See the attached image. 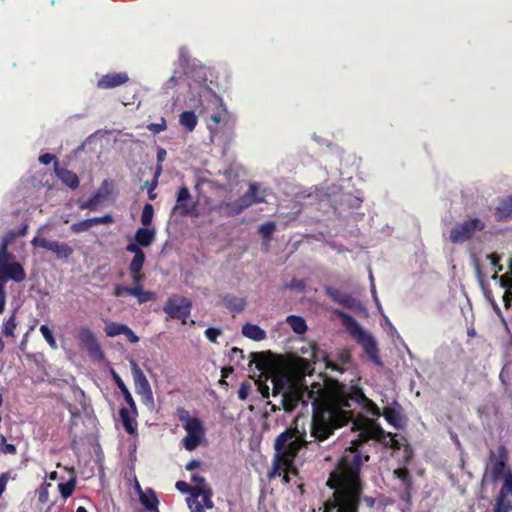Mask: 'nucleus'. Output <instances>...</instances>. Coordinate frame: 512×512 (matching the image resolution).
<instances>
[{
    "instance_id": "1",
    "label": "nucleus",
    "mask_w": 512,
    "mask_h": 512,
    "mask_svg": "<svg viewBox=\"0 0 512 512\" xmlns=\"http://www.w3.org/2000/svg\"><path fill=\"white\" fill-rule=\"evenodd\" d=\"M271 383L272 395L280 396V405L286 412H292L299 404L312 406L311 436L318 441L326 440L335 429L352 423L354 436L327 481L335 491L333 499L325 502L323 512H358L362 492L359 474L362 464L369 460L367 445L371 440H380L384 431L369 419H355L349 409L353 404L358 405L373 417L383 415L390 425L399 429L403 426L400 405L393 402L381 413L356 385L332 396L321 383L313 382L308 386L304 377H295L287 370L274 372Z\"/></svg>"
},
{
    "instance_id": "2",
    "label": "nucleus",
    "mask_w": 512,
    "mask_h": 512,
    "mask_svg": "<svg viewBox=\"0 0 512 512\" xmlns=\"http://www.w3.org/2000/svg\"><path fill=\"white\" fill-rule=\"evenodd\" d=\"M199 114H204L208 121L207 127L210 131L211 141L214 142L220 133H227L233 127L230 116L224 107L222 100L211 89L205 85L200 86Z\"/></svg>"
},
{
    "instance_id": "3",
    "label": "nucleus",
    "mask_w": 512,
    "mask_h": 512,
    "mask_svg": "<svg viewBox=\"0 0 512 512\" xmlns=\"http://www.w3.org/2000/svg\"><path fill=\"white\" fill-rule=\"evenodd\" d=\"M307 444L304 439V435L301 434L297 429H287L281 433L275 441V450L277 455V461L275 462L273 471L270 473V477L281 475V471H284L283 479L286 483L289 482V474L296 473V469L293 466V459L297 455L298 451Z\"/></svg>"
},
{
    "instance_id": "4",
    "label": "nucleus",
    "mask_w": 512,
    "mask_h": 512,
    "mask_svg": "<svg viewBox=\"0 0 512 512\" xmlns=\"http://www.w3.org/2000/svg\"><path fill=\"white\" fill-rule=\"evenodd\" d=\"M177 416L186 435L181 440V445L187 451H194L206 440V428L204 422L185 408L177 409Z\"/></svg>"
},
{
    "instance_id": "5",
    "label": "nucleus",
    "mask_w": 512,
    "mask_h": 512,
    "mask_svg": "<svg viewBox=\"0 0 512 512\" xmlns=\"http://www.w3.org/2000/svg\"><path fill=\"white\" fill-rule=\"evenodd\" d=\"M342 324L350 334V336L362 346L364 352L368 355L373 363L378 366L382 365L379 357V349L374 337L365 331L360 324L349 314L341 313Z\"/></svg>"
},
{
    "instance_id": "6",
    "label": "nucleus",
    "mask_w": 512,
    "mask_h": 512,
    "mask_svg": "<svg viewBox=\"0 0 512 512\" xmlns=\"http://www.w3.org/2000/svg\"><path fill=\"white\" fill-rule=\"evenodd\" d=\"M265 198L266 190H261L258 183H250L243 196L233 202H221L218 210L224 216L238 215L254 204L265 202Z\"/></svg>"
},
{
    "instance_id": "7",
    "label": "nucleus",
    "mask_w": 512,
    "mask_h": 512,
    "mask_svg": "<svg viewBox=\"0 0 512 512\" xmlns=\"http://www.w3.org/2000/svg\"><path fill=\"white\" fill-rule=\"evenodd\" d=\"M484 227V222L479 218H470L455 225L450 231L449 239L452 243H463Z\"/></svg>"
},
{
    "instance_id": "8",
    "label": "nucleus",
    "mask_w": 512,
    "mask_h": 512,
    "mask_svg": "<svg viewBox=\"0 0 512 512\" xmlns=\"http://www.w3.org/2000/svg\"><path fill=\"white\" fill-rule=\"evenodd\" d=\"M212 490L201 486H193V492L186 499L190 512H205L213 508Z\"/></svg>"
},
{
    "instance_id": "9",
    "label": "nucleus",
    "mask_w": 512,
    "mask_h": 512,
    "mask_svg": "<svg viewBox=\"0 0 512 512\" xmlns=\"http://www.w3.org/2000/svg\"><path fill=\"white\" fill-rule=\"evenodd\" d=\"M131 363L136 393L141 396L144 405L153 407L154 400L150 384L140 367L134 361Z\"/></svg>"
},
{
    "instance_id": "10",
    "label": "nucleus",
    "mask_w": 512,
    "mask_h": 512,
    "mask_svg": "<svg viewBox=\"0 0 512 512\" xmlns=\"http://www.w3.org/2000/svg\"><path fill=\"white\" fill-rule=\"evenodd\" d=\"M191 301L185 297L173 296L167 301L164 311L171 317L186 323V319L190 315Z\"/></svg>"
},
{
    "instance_id": "11",
    "label": "nucleus",
    "mask_w": 512,
    "mask_h": 512,
    "mask_svg": "<svg viewBox=\"0 0 512 512\" xmlns=\"http://www.w3.org/2000/svg\"><path fill=\"white\" fill-rule=\"evenodd\" d=\"M31 245L51 251L57 259H68L74 252L73 248L67 243L50 241L38 236L31 240Z\"/></svg>"
},
{
    "instance_id": "12",
    "label": "nucleus",
    "mask_w": 512,
    "mask_h": 512,
    "mask_svg": "<svg viewBox=\"0 0 512 512\" xmlns=\"http://www.w3.org/2000/svg\"><path fill=\"white\" fill-rule=\"evenodd\" d=\"M78 338L91 357L98 361H102L104 359V352L102 351L94 333L89 328H81L78 333Z\"/></svg>"
},
{
    "instance_id": "13",
    "label": "nucleus",
    "mask_w": 512,
    "mask_h": 512,
    "mask_svg": "<svg viewBox=\"0 0 512 512\" xmlns=\"http://www.w3.org/2000/svg\"><path fill=\"white\" fill-rule=\"evenodd\" d=\"M174 212L183 216H197L198 210L196 204L191 200L190 193L186 187H182L177 196V203Z\"/></svg>"
},
{
    "instance_id": "14",
    "label": "nucleus",
    "mask_w": 512,
    "mask_h": 512,
    "mask_svg": "<svg viewBox=\"0 0 512 512\" xmlns=\"http://www.w3.org/2000/svg\"><path fill=\"white\" fill-rule=\"evenodd\" d=\"M113 221H114V219H113L112 215L106 214L103 216H97V217H93V218H89V219H85V220L73 223L70 226V229L73 233H81V232L88 231L95 225L111 224V223H113Z\"/></svg>"
},
{
    "instance_id": "15",
    "label": "nucleus",
    "mask_w": 512,
    "mask_h": 512,
    "mask_svg": "<svg viewBox=\"0 0 512 512\" xmlns=\"http://www.w3.org/2000/svg\"><path fill=\"white\" fill-rule=\"evenodd\" d=\"M107 185V181L105 180L102 186L95 192L88 200L79 201V208L81 210L88 209L90 211H96L98 208L105 202L108 196V191L105 190L104 186Z\"/></svg>"
},
{
    "instance_id": "16",
    "label": "nucleus",
    "mask_w": 512,
    "mask_h": 512,
    "mask_svg": "<svg viewBox=\"0 0 512 512\" xmlns=\"http://www.w3.org/2000/svg\"><path fill=\"white\" fill-rule=\"evenodd\" d=\"M26 278V272L22 266L17 261H13L7 266H5L4 269H2L0 279L3 281L12 280L16 283H20L24 281Z\"/></svg>"
},
{
    "instance_id": "17",
    "label": "nucleus",
    "mask_w": 512,
    "mask_h": 512,
    "mask_svg": "<svg viewBox=\"0 0 512 512\" xmlns=\"http://www.w3.org/2000/svg\"><path fill=\"white\" fill-rule=\"evenodd\" d=\"M138 415L137 408L135 407V410L133 411L130 406L128 407H121L119 409V418L122 423V426L124 430L130 434L133 435L136 433L137 430V423H136V417Z\"/></svg>"
},
{
    "instance_id": "18",
    "label": "nucleus",
    "mask_w": 512,
    "mask_h": 512,
    "mask_svg": "<svg viewBox=\"0 0 512 512\" xmlns=\"http://www.w3.org/2000/svg\"><path fill=\"white\" fill-rule=\"evenodd\" d=\"M129 80L127 73H108L102 76L98 82L97 87L100 89H112L125 84Z\"/></svg>"
},
{
    "instance_id": "19",
    "label": "nucleus",
    "mask_w": 512,
    "mask_h": 512,
    "mask_svg": "<svg viewBox=\"0 0 512 512\" xmlns=\"http://www.w3.org/2000/svg\"><path fill=\"white\" fill-rule=\"evenodd\" d=\"M136 487L139 492L140 503L145 508V512H158V498L155 492L150 489L142 491L138 483Z\"/></svg>"
},
{
    "instance_id": "20",
    "label": "nucleus",
    "mask_w": 512,
    "mask_h": 512,
    "mask_svg": "<svg viewBox=\"0 0 512 512\" xmlns=\"http://www.w3.org/2000/svg\"><path fill=\"white\" fill-rule=\"evenodd\" d=\"M126 251L134 254V257L129 264V271L135 273L142 271L145 262V254L142 249L134 244H128L126 246Z\"/></svg>"
},
{
    "instance_id": "21",
    "label": "nucleus",
    "mask_w": 512,
    "mask_h": 512,
    "mask_svg": "<svg viewBox=\"0 0 512 512\" xmlns=\"http://www.w3.org/2000/svg\"><path fill=\"white\" fill-rule=\"evenodd\" d=\"M155 238V232L153 230H150L148 228H139L134 236V241L130 242L129 244H134L137 247H148L152 244L153 240Z\"/></svg>"
},
{
    "instance_id": "22",
    "label": "nucleus",
    "mask_w": 512,
    "mask_h": 512,
    "mask_svg": "<svg viewBox=\"0 0 512 512\" xmlns=\"http://www.w3.org/2000/svg\"><path fill=\"white\" fill-rule=\"evenodd\" d=\"M198 123L195 110L184 111L179 115V124L186 132H192Z\"/></svg>"
},
{
    "instance_id": "23",
    "label": "nucleus",
    "mask_w": 512,
    "mask_h": 512,
    "mask_svg": "<svg viewBox=\"0 0 512 512\" xmlns=\"http://www.w3.org/2000/svg\"><path fill=\"white\" fill-rule=\"evenodd\" d=\"M111 374H112V378H113L115 384L122 392L125 402L134 411L135 410V401H134L130 391L128 390L127 386L125 385L124 381L122 380L120 375L117 372H115L114 370L111 371Z\"/></svg>"
},
{
    "instance_id": "24",
    "label": "nucleus",
    "mask_w": 512,
    "mask_h": 512,
    "mask_svg": "<svg viewBox=\"0 0 512 512\" xmlns=\"http://www.w3.org/2000/svg\"><path fill=\"white\" fill-rule=\"evenodd\" d=\"M327 294L335 302H338L348 308H351L354 305L355 300L350 295L345 294L336 288H327Z\"/></svg>"
},
{
    "instance_id": "25",
    "label": "nucleus",
    "mask_w": 512,
    "mask_h": 512,
    "mask_svg": "<svg viewBox=\"0 0 512 512\" xmlns=\"http://www.w3.org/2000/svg\"><path fill=\"white\" fill-rule=\"evenodd\" d=\"M242 334L252 340L261 341L265 339L266 332L259 326L247 323L242 327Z\"/></svg>"
},
{
    "instance_id": "26",
    "label": "nucleus",
    "mask_w": 512,
    "mask_h": 512,
    "mask_svg": "<svg viewBox=\"0 0 512 512\" xmlns=\"http://www.w3.org/2000/svg\"><path fill=\"white\" fill-rule=\"evenodd\" d=\"M56 173L63 183L71 189H76L79 186V178L76 173L68 169L56 168Z\"/></svg>"
},
{
    "instance_id": "27",
    "label": "nucleus",
    "mask_w": 512,
    "mask_h": 512,
    "mask_svg": "<svg viewBox=\"0 0 512 512\" xmlns=\"http://www.w3.org/2000/svg\"><path fill=\"white\" fill-rule=\"evenodd\" d=\"M129 295L136 297L140 304L156 299L155 293L144 290L142 285L130 287Z\"/></svg>"
},
{
    "instance_id": "28",
    "label": "nucleus",
    "mask_w": 512,
    "mask_h": 512,
    "mask_svg": "<svg viewBox=\"0 0 512 512\" xmlns=\"http://www.w3.org/2000/svg\"><path fill=\"white\" fill-rule=\"evenodd\" d=\"M394 476L398 480H400L402 485H403L404 493L402 495V498L403 499L408 498L409 497V490H410V487H411V479H410V475H409L408 470L406 468L395 469L394 470Z\"/></svg>"
},
{
    "instance_id": "29",
    "label": "nucleus",
    "mask_w": 512,
    "mask_h": 512,
    "mask_svg": "<svg viewBox=\"0 0 512 512\" xmlns=\"http://www.w3.org/2000/svg\"><path fill=\"white\" fill-rule=\"evenodd\" d=\"M500 286L505 288L504 302L508 306L509 302L512 301V266L511 271L502 275L499 278Z\"/></svg>"
},
{
    "instance_id": "30",
    "label": "nucleus",
    "mask_w": 512,
    "mask_h": 512,
    "mask_svg": "<svg viewBox=\"0 0 512 512\" xmlns=\"http://www.w3.org/2000/svg\"><path fill=\"white\" fill-rule=\"evenodd\" d=\"M496 217L498 220L512 218V195L500 203L496 211Z\"/></svg>"
},
{
    "instance_id": "31",
    "label": "nucleus",
    "mask_w": 512,
    "mask_h": 512,
    "mask_svg": "<svg viewBox=\"0 0 512 512\" xmlns=\"http://www.w3.org/2000/svg\"><path fill=\"white\" fill-rule=\"evenodd\" d=\"M286 323L296 334H304L307 330L306 322L300 316L290 315L286 318Z\"/></svg>"
},
{
    "instance_id": "32",
    "label": "nucleus",
    "mask_w": 512,
    "mask_h": 512,
    "mask_svg": "<svg viewBox=\"0 0 512 512\" xmlns=\"http://www.w3.org/2000/svg\"><path fill=\"white\" fill-rule=\"evenodd\" d=\"M225 305L234 312H240L245 307V301L242 298L227 295L224 297Z\"/></svg>"
},
{
    "instance_id": "33",
    "label": "nucleus",
    "mask_w": 512,
    "mask_h": 512,
    "mask_svg": "<svg viewBox=\"0 0 512 512\" xmlns=\"http://www.w3.org/2000/svg\"><path fill=\"white\" fill-rule=\"evenodd\" d=\"M126 324L117 323V322H109L104 331L108 337H115L118 335H122L125 331Z\"/></svg>"
},
{
    "instance_id": "34",
    "label": "nucleus",
    "mask_w": 512,
    "mask_h": 512,
    "mask_svg": "<svg viewBox=\"0 0 512 512\" xmlns=\"http://www.w3.org/2000/svg\"><path fill=\"white\" fill-rule=\"evenodd\" d=\"M510 510H512L511 500L498 494L493 512H509Z\"/></svg>"
},
{
    "instance_id": "35",
    "label": "nucleus",
    "mask_w": 512,
    "mask_h": 512,
    "mask_svg": "<svg viewBox=\"0 0 512 512\" xmlns=\"http://www.w3.org/2000/svg\"><path fill=\"white\" fill-rule=\"evenodd\" d=\"M16 319L15 316L12 315L8 319H5L3 322L2 332L7 337H14V330L16 329Z\"/></svg>"
},
{
    "instance_id": "36",
    "label": "nucleus",
    "mask_w": 512,
    "mask_h": 512,
    "mask_svg": "<svg viewBox=\"0 0 512 512\" xmlns=\"http://www.w3.org/2000/svg\"><path fill=\"white\" fill-rule=\"evenodd\" d=\"M39 330H40L42 336L44 337V339L46 340V342L49 344V346L52 349H56L57 343H56V339L54 337L53 331L45 324L41 325Z\"/></svg>"
},
{
    "instance_id": "37",
    "label": "nucleus",
    "mask_w": 512,
    "mask_h": 512,
    "mask_svg": "<svg viewBox=\"0 0 512 512\" xmlns=\"http://www.w3.org/2000/svg\"><path fill=\"white\" fill-rule=\"evenodd\" d=\"M153 213V206L149 203L145 204L141 215V222L144 226H148L152 222Z\"/></svg>"
},
{
    "instance_id": "38",
    "label": "nucleus",
    "mask_w": 512,
    "mask_h": 512,
    "mask_svg": "<svg viewBox=\"0 0 512 512\" xmlns=\"http://www.w3.org/2000/svg\"><path fill=\"white\" fill-rule=\"evenodd\" d=\"M59 492L63 498H68L73 494L75 483L74 481H68L66 483H60L58 485Z\"/></svg>"
},
{
    "instance_id": "39",
    "label": "nucleus",
    "mask_w": 512,
    "mask_h": 512,
    "mask_svg": "<svg viewBox=\"0 0 512 512\" xmlns=\"http://www.w3.org/2000/svg\"><path fill=\"white\" fill-rule=\"evenodd\" d=\"M499 495L502 497H511L512 498V475H506L504 479V484L499 492Z\"/></svg>"
},
{
    "instance_id": "40",
    "label": "nucleus",
    "mask_w": 512,
    "mask_h": 512,
    "mask_svg": "<svg viewBox=\"0 0 512 512\" xmlns=\"http://www.w3.org/2000/svg\"><path fill=\"white\" fill-rule=\"evenodd\" d=\"M0 453L15 455L17 453V448L14 444L7 443L5 436H1Z\"/></svg>"
},
{
    "instance_id": "41",
    "label": "nucleus",
    "mask_w": 512,
    "mask_h": 512,
    "mask_svg": "<svg viewBox=\"0 0 512 512\" xmlns=\"http://www.w3.org/2000/svg\"><path fill=\"white\" fill-rule=\"evenodd\" d=\"M275 230H276V225L273 222L264 223L259 227L260 234L264 238H267V239H269L271 237V235L274 233Z\"/></svg>"
},
{
    "instance_id": "42",
    "label": "nucleus",
    "mask_w": 512,
    "mask_h": 512,
    "mask_svg": "<svg viewBox=\"0 0 512 512\" xmlns=\"http://www.w3.org/2000/svg\"><path fill=\"white\" fill-rule=\"evenodd\" d=\"M179 62L185 74L186 68L189 66L188 52L185 48H180L179 50Z\"/></svg>"
},
{
    "instance_id": "43",
    "label": "nucleus",
    "mask_w": 512,
    "mask_h": 512,
    "mask_svg": "<svg viewBox=\"0 0 512 512\" xmlns=\"http://www.w3.org/2000/svg\"><path fill=\"white\" fill-rule=\"evenodd\" d=\"M221 333L222 331L220 329L214 327H209L205 331L206 337L213 343L217 341V337L220 336Z\"/></svg>"
},
{
    "instance_id": "44",
    "label": "nucleus",
    "mask_w": 512,
    "mask_h": 512,
    "mask_svg": "<svg viewBox=\"0 0 512 512\" xmlns=\"http://www.w3.org/2000/svg\"><path fill=\"white\" fill-rule=\"evenodd\" d=\"M175 486H176V489L182 493L191 495L193 492V486H190L185 481H177Z\"/></svg>"
},
{
    "instance_id": "45",
    "label": "nucleus",
    "mask_w": 512,
    "mask_h": 512,
    "mask_svg": "<svg viewBox=\"0 0 512 512\" xmlns=\"http://www.w3.org/2000/svg\"><path fill=\"white\" fill-rule=\"evenodd\" d=\"M55 160L56 167L58 166V161L56 160V156L54 154L45 153L39 156V162L43 165H49L52 161Z\"/></svg>"
},
{
    "instance_id": "46",
    "label": "nucleus",
    "mask_w": 512,
    "mask_h": 512,
    "mask_svg": "<svg viewBox=\"0 0 512 512\" xmlns=\"http://www.w3.org/2000/svg\"><path fill=\"white\" fill-rule=\"evenodd\" d=\"M129 290H130L129 286H124V285L118 284L114 288L113 295L115 297H123L124 295H129Z\"/></svg>"
},
{
    "instance_id": "47",
    "label": "nucleus",
    "mask_w": 512,
    "mask_h": 512,
    "mask_svg": "<svg viewBox=\"0 0 512 512\" xmlns=\"http://www.w3.org/2000/svg\"><path fill=\"white\" fill-rule=\"evenodd\" d=\"M191 481L194 483L193 486H201L205 489H211L205 482V479L204 477L198 475V474H193L192 477H191Z\"/></svg>"
},
{
    "instance_id": "48",
    "label": "nucleus",
    "mask_w": 512,
    "mask_h": 512,
    "mask_svg": "<svg viewBox=\"0 0 512 512\" xmlns=\"http://www.w3.org/2000/svg\"><path fill=\"white\" fill-rule=\"evenodd\" d=\"M122 335H124L126 339L132 344L137 343L139 341V337L127 325Z\"/></svg>"
},
{
    "instance_id": "49",
    "label": "nucleus",
    "mask_w": 512,
    "mask_h": 512,
    "mask_svg": "<svg viewBox=\"0 0 512 512\" xmlns=\"http://www.w3.org/2000/svg\"><path fill=\"white\" fill-rule=\"evenodd\" d=\"M8 480H9L8 472H3L0 474V496L4 493Z\"/></svg>"
},
{
    "instance_id": "50",
    "label": "nucleus",
    "mask_w": 512,
    "mask_h": 512,
    "mask_svg": "<svg viewBox=\"0 0 512 512\" xmlns=\"http://www.w3.org/2000/svg\"><path fill=\"white\" fill-rule=\"evenodd\" d=\"M130 273H131V277H132V281H133L134 285H141L142 282L145 280V275H144V273H142V271H140L138 273H135V272H130Z\"/></svg>"
},
{
    "instance_id": "51",
    "label": "nucleus",
    "mask_w": 512,
    "mask_h": 512,
    "mask_svg": "<svg viewBox=\"0 0 512 512\" xmlns=\"http://www.w3.org/2000/svg\"><path fill=\"white\" fill-rule=\"evenodd\" d=\"M487 258L490 260V264H491L493 267H498V269H497V270H495V273H494V275L492 276V278H493V279H496V278H497V273H498L499 271H501V270H502V267H501V266H498V261H499V259H498V257H497L496 255H489Z\"/></svg>"
},
{
    "instance_id": "52",
    "label": "nucleus",
    "mask_w": 512,
    "mask_h": 512,
    "mask_svg": "<svg viewBox=\"0 0 512 512\" xmlns=\"http://www.w3.org/2000/svg\"><path fill=\"white\" fill-rule=\"evenodd\" d=\"M6 305V293L4 291L3 283H0V314L5 310Z\"/></svg>"
},
{
    "instance_id": "53",
    "label": "nucleus",
    "mask_w": 512,
    "mask_h": 512,
    "mask_svg": "<svg viewBox=\"0 0 512 512\" xmlns=\"http://www.w3.org/2000/svg\"><path fill=\"white\" fill-rule=\"evenodd\" d=\"M160 175V148L157 149L156 153V165H155V172H154V179H156ZM156 186V181L153 180V187Z\"/></svg>"
},
{
    "instance_id": "54",
    "label": "nucleus",
    "mask_w": 512,
    "mask_h": 512,
    "mask_svg": "<svg viewBox=\"0 0 512 512\" xmlns=\"http://www.w3.org/2000/svg\"><path fill=\"white\" fill-rule=\"evenodd\" d=\"M249 393V386L242 384L238 390V398L240 400H246Z\"/></svg>"
},
{
    "instance_id": "55",
    "label": "nucleus",
    "mask_w": 512,
    "mask_h": 512,
    "mask_svg": "<svg viewBox=\"0 0 512 512\" xmlns=\"http://www.w3.org/2000/svg\"><path fill=\"white\" fill-rule=\"evenodd\" d=\"M230 358L231 360H239V359H243L244 358V355H243V350L237 348V347H234L231 349V353H230Z\"/></svg>"
},
{
    "instance_id": "56",
    "label": "nucleus",
    "mask_w": 512,
    "mask_h": 512,
    "mask_svg": "<svg viewBox=\"0 0 512 512\" xmlns=\"http://www.w3.org/2000/svg\"><path fill=\"white\" fill-rule=\"evenodd\" d=\"M370 290H371V294H372L373 300L376 303L379 311H382V306H381L380 301H379V299L377 297L376 287H375L374 283H372V285L370 287Z\"/></svg>"
},
{
    "instance_id": "57",
    "label": "nucleus",
    "mask_w": 512,
    "mask_h": 512,
    "mask_svg": "<svg viewBox=\"0 0 512 512\" xmlns=\"http://www.w3.org/2000/svg\"><path fill=\"white\" fill-rule=\"evenodd\" d=\"M325 363H326V368L327 369H331L333 371H340V372H342V369L337 364L331 362L330 360L325 359Z\"/></svg>"
},
{
    "instance_id": "58",
    "label": "nucleus",
    "mask_w": 512,
    "mask_h": 512,
    "mask_svg": "<svg viewBox=\"0 0 512 512\" xmlns=\"http://www.w3.org/2000/svg\"><path fill=\"white\" fill-rule=\"evenodd\" d=\"M200 466V461L198 460H192L190 461L187 465H186V469L189 470V471H193L194 469H196L197 467Z\"/></svg>"
},
{
    "instance_id": "59",
    "label": "nucleus",
    "mask_w": 512,
    "mask_h": 512,
    "mask_svg": "<svg viewBox=\"0 0 512 512\" xmlns=\"http://www.w3.org/2000/svg\"><path fill=\"white\" fill-rule=\"evenodd\" d=\"M259 390L264 398L269 397V386L267 385H260Z\"/></svg>"
},
{
    "instance_id": "60",
    "label": "nucleus",
    "mask_w": 512,
    "mask_h": 512,
    "mask_svg": "<svg viewBox=\"0 0 512 512\" xmlns=\"http://www.w3.org/2000/svg\"><path fill=\"white\" fill-rule=\"evenodd\" d=\"M290 288H294V289H303L304 288V284L302 283V281H292L291 284L289 285Z\"/></svg>"
},
{
    "instance_id": "61",
    "label": "nucleus",
    "mask_w": 512,
    "mask_h": 512,
    "mask_svg": "<svg viewBox=\"0 0 512 512\" xmlns=\"http://www.w3.org/2000/svg\"><path fill=\"white\" fill-rule=\"evenodd\" d=\"M181 78H182V73H180V72L176 71V72L174 73V75L170 78V80H169V83H168V84H169V85H170V84H173V83L177 82V81H178L179 79H181Z\"/></svg>"
},
{
    "instance_id": "62",
    "label": "nucleus",
    "mask_w": 512,
    "mask_h": 512,
    "mask_svg": "<svg viewBox=\"0 0 512 512\" xmlns=\"http://www.w3.org/2000/svg\"><path fill=\"white\" fill-rule=\"evenodd\" d=\"M149 129L154 133L160 132V123H153L149 126Z\"/></svg>"
},
{
    "instance_id": "63",
    "label": "nucleus",
    "mask_w": 512,
    "mask_h": 512,
    "mask_svg": "<svg viewBox=\"0 0 512 512\" xmlns=\"http://www.w3.org/2000/svg\"><path fill=\"white\" fill-rule=\"evenodd\" d=\"M27 229H28V226H27V225H24V226L20 229L19 234H20L21 236H24V235L27 233Z\"/></svg>"
},
{
    "instance_id": "64",
    "label": "nucleus",
    "mask_w": 512,
    "mask_h": 512,
    "mask_svg": "<svg viewBox=\"0 0 512 512\" xmlns=\"http://www.w3.org/2000/svg\"><path fill=\"white\" fill-rule=\"evenodd\" d=\"M76 512H88L87 509L83 506H79L76 510Z\"/></svg>"
}]
</instances>
